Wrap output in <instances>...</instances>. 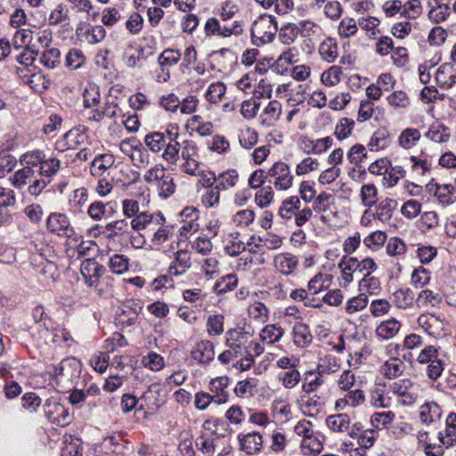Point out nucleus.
<instances>
[{
  "label": "nucleus",
  "instance_id": "7ed1b4c3",
  "mask_svg": "<svg viewBox=\"0 0 456 456\" xmlns=\"http://www.w3.org/2000/svg\"><path fill=\"white\" fill-rule=\"evenodd\" d=\"M195 446L204 456H228L231 452L228 441L216 433L200 436Z\"/></svg>",
  "mask_w": 456,
  "mask_h": 456
},
{
  "label": "nucleus",
  "instance_id": "7c9ffc66",
  "mask_svg": "<svg viewBox=\"0 0 456 456\" xmlns=\"http://www.w3.org/2000/svg\"><path fill=\"white\" fill-rule=\"evenodd\" d=\"M240 444L246 453L254 454L261 450L263 438L258 433L252 432L240 437Z\"/></svg>",
  "mask_w": 456,
  "mask_h": 456
},
{
  "label": "nucleus",
  "instance_id": "de8ad7c7",
  "mask_svg": "<svg viewBox=\"0 0 456 456\" xmlns=\"http://www.w3.org/2000/svg\"><path fill=\"white\" fill-rule=\"evenodd\" d=\"M368 304V296L365 293H360L347 300L345 310L347 314L352 315L365 309Z\"/></svg>",
  "mask_w": 456,
  "mask_h": 456
},
{
  "label": "nucleus",
  "instance_id": "6e6552de",
  "mask_svg": "<svg viewBox=\"0 0 456 456\" xmlns=\"http://www.w3.org/2000/svg\"><path fill=\"white\" fill-rule=\"evenodd\" d=\"M181 158L183 159L181 170L189 175H196L200 168L199 149L196 142L191 140H184L182 142Z\"/></svg>",
  "mask_w": 456,
  "mask_h": 456
},
{
  "label": "nucleus",
  "instance_id": "052dcab7",
  "mask_svg": "<svg viewBox=\"0 0 456 456\" xmlns=\"http://www.w3.org/2000/svg\"><path fill=\"white\" fill-rule=\"evenodd\" d=\"M45 155L40 150H32L27 151L21 156L20 161L30 168L39 167Z\"/></svg>",
  "mask_w": 456,
  "mask_h": 456
},
{
  "label": "nucleus",
  "instance_id": "bb28decb",
  "mask_svg": "<svg viewBox=\"0 0 456 456\" xmlns=\"http://www.w3.org/2000/svg\"><path fill=\"white\" fill-rule=\"evenodd\" d=\"M370 403L376 408H390L394 403V398L389 393V387H377L370 392Z\"/></svg>",
  "mask_w": 456,
  "mask_h": 456
},
{
  "label": "nucleus",
  "instance_id": "864d4df0",
  "mask_svg": "<svg viewBox=\"0 0 456 456\" xmlns=\"http://www.w3.org/2000/svg\"><path fill=\"white\" fill-rule=\"evenodd\" d=\"M423 8L419 0H408L403 3L402 17L416 20L422 13Z\"/></svg>",
  "mask_w": 456,
  "mask_h": 456
},
{
  "label": "nucleus",
  "instance_id": "09e8293b",
  "mask_svg": "<svg viewBox=\"0 0 456 456\" xmlns=\"http://www.w3.org/2000/svg\"><path fill=\"white\" fill-rule=\"evenodd\" d=\"M358 286L361 293H365L366 295L367 293L369 295H378L380 291L379 280L371 274H364Z\"/></svg>",
  "mask_w": 456,
  "mask_h": 456
},
{
  "label": "nucleus",
  "instance_id": "774afa93",
  "mask_svg": "<svg viewBox=\"0 0 456 456\" xmlns=\"http://www.w3.org/2000/svg\"><path fill=\"white\" fill-rule=\"evenodd\" d=\"M220 190L215 185L214 188L207 189V191L201 195V203L207 208H217L220 205Z\"/></svg>",
  "mask_w": 456,
  "mask_h": 456
},
{
  "label": "nucleus",
  "instance_id": "6e6d98bb",
  "mask_svg": "<svg viewBox=\"0 0 456 456\" xmlns=\"http://www.w3.org/2000/svg\"><path fill=\"white\" fill-rule=\"evenodd\" d=\"M438 202L444 207L452 205L456 201V191L452 184H442L436 195Z\"/></svg>",
  "mask_w": 456,
  "mask_h": 456
},
{
  "label": "nucleus",
  "instance_id": "6ab92c4d",
  "mask_svg": "<svg viewBox=\"0 0 456 456\" xmlns=\"http://www.w3.org/2000/svg\"><path fill=\"white\" fill-rule=\"evenodd\" d=\"M436 80L441 87H452L456 83V66L452 63L441 65L436 71Z\"/></svg>",
  "mask_w": 456,
  "mask_h": 456
},
{
  "label": "nucleus",
  "instance_id": "4d7b16f0",
  "mask_svg": "<svg viewBox=\"0 0 456 456\" xmlns=\"http://www.w3.org/2000/svg\"><path fill=\"white\" fill-rule=\"evenodd\" d=\"M256 214L252 209H242L232 216V223L240 228L248 227L255 220Z\"/></svg>",
  "mask_w": 456,
  "mask_h": 456
},
{
  "label": "nucleus",
  "instance_id": "13d9d810",
  "mask_svg": "<svg viewBox=\"0 0 456 456\" xmlns=\"http://www.w3.org/2000/svg\"><path fill=\"white\" fill-rule=\"evenodd\" d=\"M162 151L163 159L170 164H175L179 159V151H182V143L179 142H166Z\"/></svg>",
  "mask_w": 456,
  "mask_h": 456
},
{
  "label": "nucleus",
  "instance_id": "2eb2a0df",
  "mask_svg": "<svg viewBox=\"0 0 456 456\" xmlns=\"http://www.w3.org/2000/svg\"><path fill=\"white\" fill-rule=\"evenodd\" d=\"M251 337L250 332L241 329L231 330L227 332L226 345L238 355L243 356L246 354L247 342Z\"/></svg>",
  "mask_w": 456,
  "mask_h": 456
},
{
  "label": "nucleus",
  "instance_id": "4468645a",
  "mask_svg": "<svg viewBox=\"0 0 456 456\" xmlns=\"http://www.w3.org/2000/svg\"><path fill=\"white\" fill-rule=\"evenodd\" d=\"M47 229L59 236L71 237L75 232L68 216L61 213L51 214L46 221Z\"/></svg>",
  "mask_w": 456,
  "mask_h": 456
},
{
  "label": "nucleus",
  "instance_id": "f704fd0d",
  "mask_svg": "<svg viewBox=\"0 0 456 456\" xmlns=\"http://www.w3.org/2000/svg\"><path fill=\"white\" fill-rule=\"evenodd\" d=\"M248 316L258 323H265L269 317V309L264 303L254 300L248 306Z\"/></svg>",
  "mask_w": 456,
  "mask_h": 456
},
{
  "label": "nucleus",
  "instance_id": "0e129e2a",
  "mask_svg": "<svg viewBox=\"0 0 456 456\" xmlns=\"http://www.w3.org/2000/svg\"><path fill=\"white\" fill-rule=\"evenodd\" d=\"M131 228L130 223L125 219H118L109 223L106 225V230L109 232L110 237H117L129 233Z\"/></svg>",
  "mask_w": 456,
  "mask_h": 456
},
{
  "label": "nucleus",
  "instance_id": "680f3d73",
  "mask_svg": "<svg viewBox=\"0 0 456 456\" xmlns=\"http://www.w3.org/2000/svg\"><path fill=\"white\" fill-rule=\"evenodd\" d=\"M225 92L226 86L223 82L212 83L208 86L205 97L210 103H217L221 101Z\"/></svg>",
  "mask_w": 456,
  "mask_h": 456
},
{
  "label": "nucleus",
  "instance_id": "72a5a7b5",
  "mask_svg": "<svg viewBox=\"0 0 456 456\" xmlns=\"http://www.w3.org/2000/svg\"><path fill=\"white\" fill-rule=\"evenodd\" d=\"M115 163L114 157L110 154H100L96 156L91 167V174L94 176H101L108 169L113 167Z\"/></svg>",
  "mask_w": 456,
  "mask_h": 456
},
{
  "label": "nucleus",
  "instance_id": "f257e3e1",
  "mask_svg": "<svg viewBox=\"0 0 456 456\" xmlns=\"http://www.w3.org/2000/svg\"><path fill=\"white\" fill-rule=\"evenodd\" d=\"M11 183L17 189L28 186V192L35 197L39 196L48 185V181L40 179L37 170L28 167L17 170L11 177Z\"/></svg>",
  "mask_w": 456,
  "mask_h": 456
},
{
  "label": "nucleus",
  "instance_id": "9b49d317",
  "mask_svg": "<svg viewBox=\"0 0 456 456\" xmlns=\"http://www.w3.org/2000/svg\"><path fill=\"white\" fill-rule=\"evenodd\" d=\"M43 408L45 415L52 423L64 427L71 421L68 409L53 397L45 401Z\"/></svg>",
  "mask_w": 456,
  "mask_h": 456
},
{
  "label": "nucleus",
  "instance_id": "a18cd8bd",
  "mask_svg": "<svg viewBox=\"0 0 456 456\" xmlns=\"http://www.w3.org/2000/svg\"><path fill=\"white\" fill-rule=\"evenodd\" d=\"M257 142L258 133L254 128L247 126L240 130L239 142L242 148L250 150L256 145Z\"/></svg>",
  "mask_w": 456,
  "mask_h": 456
},
{
  "label": "nucleus",
  "instance_id": "8fccbe9b",
  "mask_svg": "<svg viewBox=\"0 0 456 456\" xmlns=\"http://www.w3.org/2000/svg\"><path fill=\"white\" fill-rule=\"evenodd\" d=\"M283 329L276 324H268L265 326L261 332L260 337L264 342L273 344L279 341L283 336Z\"/></svg>",
  "mask_w": 456,
  "mask_h": 456
},
{
  "label": "nucleus",
  "instance_id": "473e14b6",
  "mask_svg": "<svg viewBox=\"0 0 456 456\" xmlns=\"http://www.w3.org/2000/svg\"><path fill=\"white\" fill-rule=\"evenodd\" d=\"M352 261V256H343L338 263L341 271L340 285L347 287L354 280V273H356V265Z\"/></svg>",
  "mask_w": 456,
  "mask_h": 456
},
{
  "label": "nucleus",
  "instance_id": "aec40b11",
  "mask_svg": "<svg viewBox=\"0 0 456 456\" xmlns=\"http://www.w3.org/2000/svg\"><path fill=\"white\" fill-rule=\"evenodd\" d=\"M61 167V160L57 157L44 159L40 167L36 169L40 179L48 181V184L52 182V177L57 174Z\"/></svg>",
  "mask_w": 456,
  "mask_h": 456
},
{
  "label": "nucleus",
  "instance_id": "2f4dec72",
  "mask_svg": "<svg viewBox=\"0 0 456 456\" xmlns=\"http://www.w3.org/2000/svg\"><path fill=\"white\" fill-rule=\"evenodd\" d=\"M239 182V174L235 169H228L216 175V188L220 191H228L234 188Z\"/></svg>",
  "mask_w": 456,
  "mask_h": 456
},
{
  "label": "nucleus",
  "instance_id": "5701e85b",
  "mask_svg": "<svg viewBox=\"0 0 456 456\" xmlns=\"http://www.w3.org/2000/svg\"><path fill=\"white\" fill-rule=\"evenodd\" d=\"M444 433L438 434V440L445 446L452 447L456 444V413H450L445 420Z\"/></svg>",
  "mask_w": 456,
  "mask_h": 456
},
{
  "label": "nucleus",
  "instance_id": "c9c22d12",
  "mask_svg": "<svg viewBox=\"0 0 456 456\" xmlns=\"http://www.w3.org/2000/svg\"><path fill=\"white\" fill-rule=\"evenodd\" d=\"M277 379L287 389L295 388L301 380V375L297 367L290 370H281L277 374Z\"/></svg>",
  "mask_w": 456,
  "mask_h": 456
},
{
  "label": "nucleus",
  "instance_id": "b1692460",
  "mask_svg": "<svg viewBox=\"0 0 456 456\" xmlns=\"http://www.w3.org/2000/svg\"><path fill=\"white\" fill-rule=\"evenodd\" d=\"M318 53L322 61L329 63L334 62L338 56V46L336 39L330 37L324 38L318 47Z\"/></svg>",
  "mask_w": 456,
  "mask_h": 456
},
{
  "label": "nucleus",
  "instance_id": "ddd939ff",
  "mask_svg": "<svg viewBox=\"0 0 456 456\" xmlns=\"http://www.w3.org/2000/svg\"><path fill=\"white\" fill-rule=\"evenodd\" d=\"M298 257L290 252H282L274 256L273 265L276 273L284 275H293L297 269Z\"/></svg>",
  "mask_w": 456,
  "mask_h": 456
},
{
  "label": "nucleus",
  "instance_id": "603ef678",
  "mask_svg": "<svg viewBox=\"0 0 456 456\" xmlns=\"http://www.w3.org/2000/svg\"><path fill=\"white\" fill-rule=\"evenodd\" d=\"M88 202V192L85 187H80L73 191L72 196L69 199L70 208L76 211H82L83 208Z\"/></svg>",
  "mask_w": 456,
  "mask_h": 456
},
{
  "label": "nucleus",
  "instance_id": "39448f33",
  "mask_svg": "<svg viewBox=\"0 0 456 456\" xmlns=\"http://www.w3.org/2000/svg\"><path fill=\"white\" fill-rule=\"evenodd\" d=\"M81 373V362L75 357L62 360L60 364L54 367V376L58 385L62 387L73 384Z\"/></svg>",
  "mask_w": 456,
  "mask_h": 456
},
{
  "label": "nucleus",
  "instance_id": "cd10ccee",
  "mask_svg": "<svg viewBox=\"0 0 456 456\" xmlns=\"http://www.w3.org/2000/svg\"><path fill=\"white\" fill-rule=\"evenodd\" d=\"M405 370V365L403 362L396 357H391L389 360L386 361L380 367L381 374L389 379H393L403 373Z\"/></svg>",
  "mask_w": 456,
  "mask_h": 456
},
{
  "label": "nucleus",
  "instance_id": "dca6fc26",
  "mask_svg": "<svg viewBox=\"0 0 456 456\" xmlns=\"http://www.w3.org/2000/svg\"><path fill=\"white\" fill-rule=\"evenodd\" d=\"M419 416L421 422L426 425L436 424L441 420L443 410L436 402H427L419 406Z\"/></svg>",
  "mask_w": 456,
  "mask_h": 456
},
{
  "label": "nucleus",
  "instance_id": "e433bc0d",
  "mask_svg": "<svg viewBox=\"0 0 456 456\" xmlns=\"http://www.w3.org/2000/svg\"><path fill=\"white\" fill-rule=\"evenodd\" d=\"M294 343L300 347H306L311 344L313 337L309 327L303 322H297L293 327Z\"/></svg>",
  "mask_w": 456,
  "mask_h": 456
},
{
  "label": "nucleus",
  "instance_id": "79ce46f5",
  "mask_svg": "<svg viewBox=\"0 0 456 456\" xmlns=\"http://www.w3.org/2000/svg\"><path fill=\"white\" fill-rule=\"evenodd\" d=\"M328 428L338 433H345L349 430L350 428V418L347 414H337L329 416L326 419Z\"/></svg>",
  "mask_w": 456,
  "mask_h": 456
},
{
  "label": "nucleus",
  "instance_id": "4c0bfd02",
  "mask_svg": "<svg viewBox=\"0 0 456 456\" xmlns=\"http://www.w3.org/2000/svg\"><path fill=\"white\" fill-rule=\"evenodd\" d=\"M393 303L401 309L411 308L415 301L413 291L408 288L399 289L393 293Z\"/></svg>",
  "mask_w": 456,
  "mask_h": 456
},
{
  "label": "nucleus",
  "instance_id": "a211bd4d",
  "mask_svg": "<svg viewBox=\"0 0 456 456\" xmlns=\"http://www.w3.org/2000/svg\"><path fill=\"white\" fill-rule=\"evenodd\" d=\"M397 205V201L392 198L383 199L375 205L376 207L373 211L375 217L382 223L389 222Z\"/></svg>",
  "mask_w": 456,
  "mask_h": 456
},
{
  "label": "nucleus",
  "instance_id": "f8f14e48",
  "mask_svg": "<svg viewBox=\"0 0 456 456\" xmlns=\"http://www.w3.org/2000/svg\"><path fill=\"white\" fill-rule=\"evenodd\" d=\"M80 272L86 284L96 288L105 267L94 258H86L81 264Z\"/></svg>",
  "mask_w": 456,
  "mask_h": 456
},
{
  "label": "nucleus",
  "instance_id": "58836bf2",
  "mask_svg": "<svg viewBox=\"0 0 456 456\" xmlns=\"http://www.w3.org/2000/svg\"><path fill=\"white\" fill-rule=\"evenodd\" d=\"M331 281L330 274L319 273L314 275L307 285L310 295H317L328 289Z\"/></svg>",
  "mask_w": 456,
  "mask_h": 456
},
{
  "label": "nucleus",
  "instance_id": "3c124183",
  "mask_svg": "<svg viewBox=\"0 0 456 456\" xmlns=\"http://www.w3.org/2000/svg\"><path fill=\"white\" fill-rule=\"evenodd\" d=\"M189 126L196 131L200 136H208L213 133V124L209 121H204L200 115H194L188 121Z\"/></svg>",
  "mask_w": 456,
  "mask_h": 456
},
{
  "label": "nucleus",
  "instance_id": "4be33fe9",
  "mask_svg": "<svg viewBox=\"0 0 456 456\" xmlns=\"http://www.w3.org/2000/svg\"><path fill=\"white\" fill-rule=\"evenodd\" d=\"M341 359L334 354H328L319 358L316 371L321 375H330L341 369Z\"/></svg>",
  "mask_w": 456,
  "mask_h": 456
},
{
  "label": "nucleus",
  "instance_id": "9d476101",
  "mask_svg": "<svg viewBox=\"0 0 456 456\" xmlns=\"http://www.w3.org/2000/svg\"><path fill=\"white\" fill-rule=\"evenodd\" d=\"M86 138V134L79 130H69L55 142V150L59 153H65L67 158H72L74 151L85 143Z\"/></svg>",
  "mask_w": 456,
  "mask_h": 456
},
{
  "label": "nucleus",
  "instance_id": "20e7f679",
  "mask_svg": "<svg viewBox=\"0 0 456 456\" xmlns=\"http://www.w3.org/2000/svg\"><path fill=\"white\" fill-rule=\"evenodd\" d=\"M395 404L412 405L418 398V386L411 379H402L389 385Z\"/></svg>",
  "mask_w": 456,
  "mask_h": 456
},
{
  "label": "nucleus",
  "instance_id": "1a4fd4ad",
  "mask_svg": "<svg viewBox=\"0 0 456 456\" xmlns=\"http://www.w3.org/2000/svg\"><path fill=\"white\" fill-rule=\"evenodd\" d=\"M273 187L279 191H287L293 184L294 176L289 165L282 161L275 162L267 171Z\"/></svg>",
  "mask_w": 456,
  "mask_h": 456
},
{
  "label": "nucleus",
  "instance_id": "a19ab883",
  "mask_svg": "<svg viewBox=\"0 0 456 456\" xmlns=\"http://www.w3.org/2000/svg\"><path fill=\"white\" fill-rule=\"evenodd\" d=\"M323 376L316 370H308L305 373L302 389L305 394H311L316 391L323 383Z\"/></svg>",
  "mask_w": 456,
  "mask_h": 456
},
{
  "label": "nucleus",
  "instance_id": "37998d69",
  "mask_svg": "<svg viewBox=\"0 0 456 456\" xmlns=\"http://www.w3.org/2000/svg\"><path fill=\"white\" fill-rule=\"evenodd\" d=\"M420 132L417 128H405L398 137V143L403 149H411L419 141Z\"/></svg>",
  "mask_w": 456,
  "mask_h": 456
},
{
  "label": "nucleus",
  "instance_id": "c85d7f7f",
  "mask_svg": "<svg viewBox=\"0 0 456 456\" xmlns=\"http://www.w3.org/2000/svg\"><path fill=\"white\" fill-rule=\"evenodd\" d=\"M282 112L281 103L278 101H271L265 106L261 116V123L264 126H273L279 120Z\"/></svg>",
  "mask_w": 456,
  "mask_h": 456
},
{
  "label": "nucleus",
  "instance_id": "e2e57ef3",
  "mask_svg": "<svg viewBox=\"0 0 456 456\" xmlns=\"http://www.w3.org/2000/svg\"><path fill=\"white\" fill-rule=\"evenodd\" d=\"M61 52L57 48L45 50L41 56V63L48 69H54L60 64Z\"/></svg>",
  "mask_w": 456,
  "mask_h": 456
},
{
  "label": "nucleus",
  "instance_id": "69168bd1",
  "mask_svg": "<svg viewBox=\"0 0 456 456\" xmlns=\"http://www.w3.org/2000/svg\"><path fill=\"white\" fill-rule=\"evenodd\" d=\"M274 198V191L272 186L260 188L255 194V202L261 208H267Z\"/></svg>",
  "mask_w": 456,
  "mask_h": 456
},
{
  "label": "nucleus",
  "instance_id": "49530a36",
  "mask_svg": "<svg viewBox=\"0 0 456 456\" xmlns=\"http://www.w3.org/2000/svg\"><path fill=\"white\" fill-rule=\"evenodd\" d=\"M166 134L161 132H151L145 135L144 143L152 152H159L166 146Z\"/></svg>",
  "mask_w": 456,
  "mask_h": 456
},
{
  "label": "nucleus",
  "instance_id": "bf43d9fd",
  "mask_svg": "<svg viewBox=\"0 0 456 456\" xmlns=\"http://www.w3.org/2000/svg\"><path fill=\"white\" fill-rule=\"evenodd\" d=\"M83 37L88 44L95 45L105 38L106 30L102 25L92 26L83 33Z\"/></svg>",
  "mask_w": 456,
  "mask_h": 456
},
{
  "label": "nucleus",
  "instance_id": "a878e982",
  "mask_svg": "<svg viewBox=\"0 0 456 456\" xmlns=\"http://www.w3.org/2000/svg\"><path fill=\"white\" fill-rule=\"evenodd\" d=\"M401 330V323L395 318H390L381 322L376 327V335L381 339H390L395 338Z\"/></svg>",
  "mask_w": 456,
  "mask_h": 456
},
{
  "label": "nucleus",
  "instance_id": "0eeeda50",
  "mask_svg": "<svg viewBox=\"0 0 456 456\" xmlns=\"http://www.w3.org/2000/svg\"><path fill=\"white\" fill-rule=\"evenodd\" d=\"M204 32L207 37H239L244 33L242 22L234 20L231 25H221L220 21L214 17L208 18L204 24Z\"/></svg>",
  "mask_w": 456,
  "mask_h": 456
},
{
  "label": "nucleus",
  "instance_id": "412c9836",
  "mask_svg": "<svg viewBox=\"0 0 456 456\" xmlns=\"http://www.w3.org/2000/svg\"><path fill=\"white\" fill-rule=\"evenodd\" d=\"M191 267V256L186 250H178L171 263L168 273L171 276H179L185 273Z\"/></svg>",
  "mask_w": 456,
  "mask_h": 456
},
{
  "label": "nucleus",
  "instance_id": "ea45409f",
  "mask_svg": "<svg viewBox=\"0 0 456 456\" xmlns=\"http://www.w3.org/2000/svg\"><path fill=\"white\" fill-rule=\"evenodd\" d=\"M257 392V380L247 379L239 381L234 387V394L240 398H251Z\"/></svg>",
  "mask_w": 456,
  "mask_h": 456
},
{
  "label": "nucleus",
  "instance_id": "393cba45",
  "mask_svg": "<svg viewBox=\"0 0 456 456\" xmlns=\"http://www.w3.org/2000/svg\"><path fill=\"white\" fill-rule=\"evenodd\" d=\"M365 396L361 389L348 390L345 396L338 398L335 403L337 411H343L346 406L356 407L364 402Z\"/></svg>",
  "mask_w": 456,
  "mask_h": 456
},
{
  "label": "nucleus",
  "instance_id": "338daca9",
  "mask_svg": "<svg viewBox=\"0 0 456 456\" xmlns=\"http://www.w3.org/2000/svg\"><path fill=\"white\" fill-rule=\"evenodd\" d=\"M129 259L124 255L115 254L110 258L109 267L117 274H122L128 270Z\"/></svg>",
  "mask_w": 456,
  "mask_h": 456
},
{
  "label": "nucleus",
  "instance_id": "c756f323",
  "mask_svg": "<svg viewBox=\"0 0 456 456\" xmlns=\"http://www.w3.org/2000/svg\"><path fill=\"white\" fill-rule=\"evenodd\" d=\"M181 59V53L178 50L167 48L165 49L159 56L158 62L162 72L169 77V68L178 63Z\"/></svg>",
  "mask_w": 456,
  "mask_h": 456
},
{
  "label": "nucleus",
  "instance_id": "f3484780",
  "mask_svg": "<svg viewBox=\"0 0 456 456\" xmlns=\"http://www.w3.org/2000/svg\"><path fill=\"white\" fill-rule=\"evenodd\" d=\"M191 358L200 364H208L214 359V346L208 340H203L196 344L191 350Z\"/></svg>",
  "mask_w": 456,
  "mask_h": 456
},
{
  "label": "nucleus",
  "instance_id": "5fc2aeb1",
  "mask_svg": "<svg viewBox=\"0 0 456 456\" xmlns=\"http://www.w3.org/2000/svg\"><path fill=\"white\" fill-rule=\"evenodd\" d=\"M301 201L298 197L292 196L283 200L280 209L279 215L284 219H289L292 215H295L296 210L300 208Z\"/></svg>",
  "mask_w": 456,
  "mask_h": 456
},
{
  "label": "nucleus",
  "instance_id": "423d86ee",
  "mask_svg": "<svg viewBox=\"0 0 456 456\" xmlns=\"http://www.w3.org/2000/svg\"><path fill=\"white\" fill-rule=\"evenodd\" d=\"M120 151L128 156L134 166L138 168H145L151 163L150 154L142 144L135 140H123L119 144Z\"/></svg>",
  "mask_w": 456,
  "mask_h": 456
},
{
  "label": "nucleus",
  "instance_id": "f03ea898",
  "mask_svg": "<svg viewBox=\"0 0 456 456\" xmlns=\"http://www.w3.org/2000/svg\"><path fill=\"white\" fill-rule=\"evenodd\" d=\"M275 18L272 15H260L251 26L252 43L257 46L272 43L277 33Z\"/></svg>",
  "mask_w": 456,
  "mask_h": 456
},
{
  "label": "nucleus",
  "instance_id": "c03bdc74",
  "mask_svg": "<svg viewBox=\"0 0 456 456\" xmlns=\"http://www.w3.org/2000/svg\"><path fill=\"white\" fill-rule=\"evenodd\" d=\"M362 204L366 208H372L378 203V189L373 183L362 185L360 190Z\"/></svg>",
  "mask_w": 456,
  "mask_h": 456
}]
</instances>
